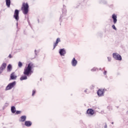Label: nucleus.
<instances>
[{"label": "nucleus", "mask_w": 128, "mask_h": 128, "mask_svg": "<svg viewBox=\"0 0 128 128\" xmlns=\"http://www.w3.org/2000/svg\"><path fill=\"white\" fill-rule=\"evenodd\" d=\"M34 64L29 63L28 66L26 68L24 69V74L25 76H28L32 72V68H34Z\"/></svg>", "instance_id": "nucleus-1"}, {"label": "nucleus", "mask_w": 128, "mask_h": 128, "mask_svg": "<svg viewBox=\"0 0 128 128\" xmlns=\"http://www.w3.org/2000/svg\"><path fill=\"white\" fill-rule=\"evenodd\" d=\"M22 10L24 14H28V3L22 4Z\"/></svg>", "instance_id": "nucleus-2"}, {"label": "nucleus", "mask_w": 128, "mask_h": 128, "mask_svg": "<svg viewBox=\"0 0 128 128\" xmlns=\"http://www.w3.org/2000/svg\"><path fill=\"white\" fill-rule=\"evenodd\" d=\"M16 84V81H14L10 84H9L6 87V90H12V88H14V86Z\"/></svg>", "instance_id": "nucleus-3"}, {"label": "nucleus", "mask_w": 128, "mask_h": 128, "mask_svg": "<svg viewBox=\"0 0 128 128\" xmlns=\"http://www.w3.org/2000/svg\"><path fill=\"white\" fill-rule=\"evenodd\" d=\"M19 14H20V10H14V18H15L16 22H18V20H20V16H18Z\"/></svg>", "instance_id": "nucleus-4"}, {"label": "nucleus", "mask_w": 128, "mask_h": 128, "mask_svg": "<svg viewBox=\"0 0 128 128\" xmlns=\"http://www.w3.org/2000/svg\"><path fill=\"white\" fill-rule=\"evenodd\" d=\"M114 58L116 60H122V56L118 53H113L112 54Z\"/></svg>", "instance_id": "nucleus-5"}, {"label": "nucleus", "mask_w": 128, "mask_h": 128, "mask_svg": "<svg viewBox=\"0 0 128 128\" xmlns=\"http://www.w3.org/2000/svg\"><path fill=\"white\" fill-rule=\"evenodd\" d=\"M106 89H99L98 90V91L97 92V94L98 95V96H104V92H106Z\"/></svg>", "instance_id": "nucleus-6"}, {"label": "nucleus", "mask_w": 128, "mask_h": 128, "mask_svg": "<svg viewBox=\"0 0 128 128\" xmlns=\"http://www.w3.org/2000/svg\"><path fill=\"white\" fill-rule=\"evenodd\" d=\"M6 63H3L0 67V74H2V72L6 70Z\"/></svg>", "instance_id": "nucleus-7"}, {"label": "nucleus", "mask_w": 128, "mask_h": 128, "mask_svg": "<svg viewBox=\"0 0 128 128\" xmlns=\"http://www.w3.org/2000/svg\"><path fill=\"white\" fill-rule=\"evenodd\" d=\"M72 66H76V64H78V60H76V58H73L72 61Z\"/></svg>", "instance_id": "nucleus-8"}, {"label": "nucleus", "mask_w": 128, "mask_h": 128, "mask_svg": "<svg viewBox=\"0 0 128 128\" xmlns=\"http://www.w3.org/2000/svg\"><path fill=\"white\" fill-rule=\"evenodd\" d=\"M16 78H18V76L14 75V72H12L10 75V78L11 80H16Z\"/></svg>", "instance_id": "nucleus-9"}, {"label": "nucleus", "mask_w": 128, "mask_h": 128, "mask_svg": "<svg viewBox=\"0 0 128 128\" xmlns=\"http://www.w3.org/2000/svg\"><path fill=\"white\" fill-rule=\"evenodd\" d=\"M59 54H60V56H64V54H66V50L64 48L60 49L59 52Z\"/></svg>", "instance_id": "nucleus-10"}, {"label": "nucleus", "mask_w": 128, "mask_h": 128, "mask_svg": "<svg viewBox=\"0 0 128 128\" xmlns=\"http://www.w3.org/2000/svg\"><path fill=\"white\" fill-rule=\"evenodd\" d=\"M58 42H60V38H58L56 39V42L54 43V44L53 50H54V48H56V46H58Z\"/></svg>", "instance_id": "nucleus-11"}, {"label": "nucleus", "mask_w": 128, "mask_h": 128, "mask_svg": "<svg viewBox=\"0 0 128 128\" xmlns=\"http://www.w3.org/2000/svg\"><path fill=\"white\" fill-rule=\"evenodd\" d=\"M86 112L88 114H90V116H92V114H94V110L92 109H88Z\"/></svg>", "instance_id": "nucleus-12"}, {"label": "nucleus", "mask_w": 128, "mask_h": 128, "mask_svg": "<svg viewBox=\"0 0 128 128\" xmlns=\"http://www.w3.org/2000/svg\"><path fill=\"white\" fill-rule=\"evenodd\" d=\"M112 18H113L114 24H116V22H118V20H116V16L114 14H112Z\"/></svg>", "instance_id": "nucleus-13"}, {"label": "nucleus", "mask_w": 128, "mask_h": 128, "mask_svg": "<svg viewBox=\"0 0 128 128\" xmlns=\"http://www.w3.org/2000/svg\"><path fill=\"white\" fill-rule=\"evenodd\" d=\"M24 124L26 126H30L32 124V123L30 121H26Z\"/></svg>", "instance_id": "nucleus-14"}, {"label": "nucleus", "mask_w": 128, "mask_h": 128, "mask_svg": "<svg viewBox=\"0 0 128 128\" xmlns=\"http://www.w3.org/2000/svg\"><path fill=\"white\" fill-rule=\"evenodd\" d=\"M12 66L10 64H9L7 67V72H12Z\"/></svg>", "instance_id": "nucleus-15"}, {"label": "nucleus", "mask_w": 128, "mask_h": 128, "mask_svg": "<svg viewBox=\"0 0 128 128\" xmlns=\"http://www.w3.org/2000/svg\"><path fill=\"white\" fill-rule=\"evenodd\" d=\"M26 116H22L20 117V122H26Z\"/></svg>", "instance_id": "nucleus-16"}, {"label": "nucleus", "mask_w": 128, "mask_h": 128, "mask_svg": "<svg viewBox=\"0 0 128 128\" xmlns=\"http://www.w3.org/2000/svg\"><path fill=\"white\" fill-rule=\"evenodd\" d=\"M6 2L8 8H10V0H6Z\"/></svg>", "instance_id": "nucleus-17"}, {"label": "nucleus", "mask_w": 128, "mask_h": 128, "mask_svg": "<svg viewBox=\"0 0 128 128\" xmlns=\"http://www.w3.org/2000/svg\"><path fill=\"white\" fill-rule=\"evenodd\" d=\"M11 112L12 114H14V112H16V107L14 106H12L11 107Z\"/></svg>", "instance_id": "nucleus-18"}, {"label": "nucleus", "mask_w": 128, "mask_h": 128, "mask_svg": "<svg viewBox=\"0 0 128 128\" xmlns=\"http://www.w3.org/2000/svg\"><path fill=\"white\" fill-rule=\"evenodd\" d=\"M20 80H28V77L26 76H22L20 78Z\"/></svg>", "instance_id": "nucleus-19"}, {"label": "nucleus", "mask_w": 128, "mask_h": 128, "mask_svg": "<svg viewBox=\"0 0 128 128\" xmlns=\"http://www.w3.org/2000/svg\"><path fill=\"white\" fill-rule=\"evenodd\" d=\"M18 66H19V68H22V63L20 62H19L18 64Z\"/></svg>", "instance_id": "nucleus-20"}, {"label": "nucleus", "mask_w": 128, "mask_h": 128, "mask_svg": "<svg viewBox=\"0 0 128 128\" xmlns=\"http://www.w3.org/2000/svg\"><path fill=\"white\" fill-rule=\"evenodd\" d=\"M22 114V111L17 110L16 112V114Z\"/></svg>", "instance_id": "nucleus-21"}, {"label": "nucleus", "mask_w": 128, "mask_h": 128, "mask_svg": "<svg viewBox=\"0 0 128 128\" xmlns=\"http://www.w3.org/2000/svg\"><path fill=\"white\" fill-rule=\"evenodd\" d=\"M36 90H32V96H34V94H36Z\"/></svg>", "instance_id": "nucleus-22"}, {"label": "nucleus", "mask_w": 128, "mask_h": 128, "mask_svg": "<svg viewBox=\"0 0 128 128\" xmlns=\"http://www.w3.org/2000/svg\"><path fill=\"white\" fill-rule=\"evenodd\" d=\"M112 28L113 30H116V26L114 25H112Z\"/></svg>", "instance_id": "nucleus-23"}, {"label": "nucleus", "mask_w": 128, "mask_h": 128, "mask_svg": "<svg viewBox=\"0 0 128 128\" xmlns=\"http://www.w3.org/2000/svg\"><path fill=\"white\" fill-rule=\"evenodd\" d=\"M91 70H92V71L93 70L94 72H96V68H94Z\"/></svg>", "instance_id": "nucleus-24"}, {"label": "nucleus", "mask_w": 128, "mask_h": 128, "mask_svg": "<svg viewBox=\"0 0 128 128\" xmlns=\"http://www.w3.org/2000/svg\"><path fill=\"white\" fill-rule=\"evenodd\" d=\"M108 62H110V60H112L110 58V57H108Z\"/></svg>", "instance_id": "nucleus-25"}, {"label": "nucleus", "mask_w": 128, "mask_h": 128, "mask_svg": "<svg viewBox=\"0 0 128 128\" xmlns=\"http://www.w3.org/2000/svg\"><path fill=\"white\" fill-rule=\"evenodd\" d=\"M8 58H12V54H10L8 56Z\"/></svg>", "instance_id": "nucleus-26"}, {"label": "nucleus", "mask_w": 128, "mask_h": 128, "mask_svg": "<svg viewBox=\"0 0 128 128\" xmlns=\"http://www.w3.org/2000/svg\"><path fill=\"white\" fill-rule=\"evenodd\" d=\"M104 74L106 75V71H104Z\"/></svg>", "instance_id": "nucleus-27"}, {"label": "nucleus", "mask_w": 128, "mask_h": 128, "mask_svg": "<svg viewBox=\"0 0 128 128\" xmlns=\"http://www.w3.org/2000/svg\"><path fill=\"white\" fill-rule=\"evenodd\" d=\"M36 54V50H34Z\"/></svg>", "instance_id": "nucleus-28"}, {"label": "nucleus", "mask_w": 128, "mask_h": 128, "mask_svg": "<svg viewBox=\"0 0 128 128\" xmlns=\"http://www.w3.org/2000/svg\"><path fill=\"white\" fill-rule=\"evenodd\" d=\"M6 106H8V103H6Z\"/></svg>", "instance_id": "nucleus-29"}, {"label": "nucleus", "mask_w": 128, "mask_h": 128, "mask_svg": "<svg viewBox=\"0 0 128 128\" xmlns=\"http://www.w3.org/2000/svg\"><path fill=\"white\" fill-rule=\"evenodd\" d=\"M18 22H17V23H16V26H18Z\"/></svg>", "instance_id": "nucleus-30"}, {"label": "nucleus", "mask_w": 128, "mask_h": 128, "mask_svg": "<svg viewBox=\"0 0 128 128\" xmlns=\"http://www.w3.org/2000/svg\"><path fill=\"white\" fill-rule=\"evenodd\" d=\"M84 92H86V90H84Z\"/></svg>", "instance_id": "nucleus-31"}, {"label": "nucleus", "mask_w": 128, "mask_h": 128, "mask_svg": "<svg viewBox=\"0 0 128 128\" xmlns=\"http://www.w3.org/2000/svg\"><path fill=\"white\" fill-rule=\"evenodd\" d=\"M104 128H106V126H104Z\"/></svg>", "instance_id": "nucleus-32"}, {"label": "nucleus", "mask_w": 128, "mask_h": 128, "mask_svg": "<svg viewBox=\"0 0 128 128\" xmlns=\"http://www.w3.org/2000/svg\"><path fill=\"white\" fill-rule=\"evenodd\" d=\"M112 124H114V122H112Z\"/></svg>", "instance_id": "nucleus-33"}]
</instances>
